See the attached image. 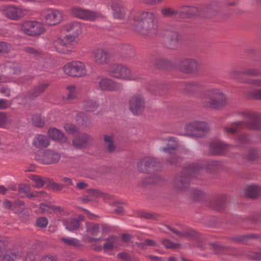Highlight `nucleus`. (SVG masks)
<instances>
[{
	"label": "nucleus",
	"mask_w": 261,
	"mask_h": 261,
	"mask_svg": "<svg viewBox=\"0 0 261 261\" xmlns=\"http://www.w3.org/2000/svg\"><path fill=\"white\" fill-rule=\"evenodd\" d=\"M130 23L133 29L149 37L155 36L159 32L157 15L152 12H144L135 15Z\"/></svg>",
	"instance_id": "obj_1"
},
{
	"label": "nucleus",
	"mask_w": 261,
	"mask_h": 261,
	"mask_svg": "<svg viewBox=\"0 0 261 261\" xmlns=\"http://www.w3.org/2000/svg\"><path fill=\"white\" fill-rule=\"evenodd\" d=\"M238 115L243 119L242 121L233 122L225 126L223 131L226 134H234L246 125L251 129H261V117L256 112L249 110H244L238 112Z\"/></svg>",
	"instance_id": "obj_2"
},
{
	"label": "nucleus",
	"mask_w": 261,
	"mask_h": 261,
	"mask_svg": "<svg viewBox=\"0 0 261 261\" xmlns=\"http://www.w3.org/2000/svg\"><path fill=\"white\" fill-rule=\"evenodd\" d=\"M201 99L204 107L215 110L222 108L227 102L225 95L217 88H210L205 91Z\"/></svg>",
	"instance_id": "obj_3"
},
{
	"label": "nucleus",
	"mask_w": 261,
	"mask_h": 261,
	"mask_svg": "<svg viewBox=\"0 0 261 261\" xmlns=\"http://www.w3.org/2000/svg\"><path fill=\"white\" fill-rule=\"evenodd\" d=\"M109 74L114 78L124 81H135L138 76L127 66L120 64H113L107 68Z\"/></svg>",
	"instance_id": "obj_4"
},
{
	"label": "nucleus",
	"mask_w": 261,
	"mask_h": 261,
	"mask_svg": "<svg viewBox=\"0 0 261 261\" xmlns=\"http://www.w3.org/2000/svg\"><path fill=\"white\" fill-rule=\"evenodd\" d=\"M209 127L203 121H194L187 124L185 127V134L188 136L202 137L208 132Z\"/></svg>",
	"instance_id": "obj_5"
},
{
	"label": "nucleus",
	"mask_w": 261,
	"mask_h": 261,
	"mask_svg": "<svg viewBox=\"0 0 261 261\" xmlns=\"http://www.w3.org/2000/svg\"><path fill=\"white\" fill-rule=\"evenodd\" d=\"M129 110L134 115L141 114L145 110V99L142 93L138 92L130 96L128 100Z\"/></svg>",
	"instance_id": "obj_6"
},
{
	"label": "nucleus",
	"mask_w": 261,
	"mask_h": 261,
	"mask_svg": "<svg viewBox=\"0 0 261 261\" xmlns=\"http://www.w3.org/2000/svg\"><path fill=\"white\" fill-rule=\"evenodd\" d=\"M76 44L74 36L66 35L63 38H59L54 42L56 50L61 54H69Z\"/></svg>",
	"instance_id": "obj_7"
},
{
	"label": "nucleus",
	"mask_w": 261,
	"mask_h": 261,
	"mask_svg": "<svg viewBox=\"0 0 261 261\" xmlns=\"http://www.w3.org/2000/svg\"><path fill=\"white\" fill-rule=\"evenodd\" d=\"M63 70L66 74L72 77H81L86 73L85 64L79 61L66 64L63 67Z\"/></svg>",
	"instance_id": "obj_8"
},
{
	"label": "nucleus",
	"mask_w": 261,
	"mask_h": 261,
	"mask_svg": "<svg viewBox=\"0 0 261 261\" xmlns=\"http://www.w3.org/2000/svg\"><path fill=\"white\" fill-rule=\"evenodd\" d=\"M160 166L159 161L150 156H144L140 159L137 163V170L142 173H149L155 167Z\"/></svg>",
	"instance_id": "obj_9"
},
{
	"label": "nucleus",
	"mask_w": 261,
	"mask_h": 261,
	"mask_svg": "<svg viewBox=\"0 0 261 261\" xmlns=\"http://www.w3.org/2000/svg\"><path fill=\"white\" fill-rule=\"evenodd\" d=\"M71 14L75 17L85 20L94 21L100 16V13L83 9L79 7H74L71 9Z\"/></svg>",
	"instance_id": "obj_10"
},
{
	"label": "nucleus",
	"mask_w": 261,
	"mask_h": 261,
	"mask_svg": "<svg viewBox=\"0 0 261 261\" xmlns=\"http://www.w3.org/2000/svg\"><path fill=\"white\" fill-rule=\"evenodd\" d=\"M21 30L29 36H39L44 31L43 25L38 21H27L21 26Z\"/></svg>",
	"instance_id": "obj_11"
},
{
	"label": "nucleus",
	"mask_w": 261,
	"mask_h": 261,
	"mask_svg": "<svg viewBox=\"0 0 261 261\" xmlns=\"http://www.w3.org/2000/svg\"><path fill=\"white\" fill-rule=\"evenodd\" d=\"M168 142L166 146L163 147L161 150L165 153L171 155L170 159H167V162L171 164H176L179 160L178 156L176 155L178 145L175 141V138L170 137L166 140Z\"/></svg>",
	"instance_id": "obj_12"
},
{
	"label": "nucleus",
	"mask_w": 261,
	"mask_h": 261,
	"mask_svg": "<svg viewBox=\"0 0 261 261\" xmlns=\"http://www.w3.org/2000/svg\"><path fill=\"white\" fill-rule=\"evenodd\" d=\"M95 87L101 91H116L120 89L121 85L111 79L102 78L99 82L95 83Z\"/></svg>",
	"instance_id": "obj_13"
},
{
	"label": "nucleus",
	"mask_w": 261,
	"mask_h": 261,
	"mask_svg": "<svg viewBox=\"0 0 261 261\" xmlns=\"http://www.w3.org/2000/svg\"><path fill=\"white\" fill-rule=\"evenodd\" d=\"M46 23L49 25H55L62 20V14L60 11L52 9L45 10L42 12Z\"/></svg>",
	"instance_id": "obj_14"
},
{
	"label": "nucleus",
	"mask_w": 261,
	"mask_h": 261,
	"mask_svg": "<svg viewBox=\"0 0 261 261\" xmlns=\"http://www.w3.org/2000/svg\"><path fill=\"white\" fill-rule=\"evenodd\" d=\"M94 140L91 136L87 134H81L75 137L72 140V145L80 149L85 148L89 146Z\"/></svg>",
	"instance_id": "obj_15"
},
{
	"label": "nucleus",
	"mask_w": 261,
	"mask_h": 261,
	"mask_svg": "<svg viewBox=\"0 0 261 261\" xmlns=\"http://www.w3.org/2000/svg\"><path fill=\"white\" fill-rule=\"evenodd\" d=\"M249 220L252 224H256L261 221V212L253 213L250 216L245 218L234 217L231 221V224L237 225L241 221L242 227L244 229H249V227L246 226L247 221Z\"/></svg>",
	"instance_id": "obj_16"
},
{
	"label": "nucleus",
	"mask_w": 261,
	"mask_h": 261,
	"mask_svg": "<svg viewBox=\"0 0 261 261\" xmlns=\"http://www.w3.org/2000/svg\"><path fill=\"white\" fill-rule=\"evenodd\" d=\"M178 66L181 71L189 73L197 70L198 63L194 59L185 58L180 61Z\"/></svg>",
	"instance_id": "obj_17"
},
{
	"label": "nucleus",
	"mask_w": 261,
	"mask_h": 261,
	"mask_svg": "<svg viewBox=\"0 0 261 261\" xmlns=\"http://www.w3.org/2000/svg\"><path fill=\"white\" fill-rule=\"evenodd\" d=\"M202 6L199 7L182 6L180 7L181 18H187L191 16L201 15L204 16Z\"/></svg>",
	"instance_id": "obj_18"
},
{
	"label": "nucleus",
	"mask_w": 261,
	"mask_h": 261,
	"mask_svg": "<svg viewBox=\"0 0 261 261\" xmlns=\"http://www.w3.org/2000/svg\"><path fill=\"white\" fill-rule=\"evenodd\" d=\"M60 158L61 155L59 153L53 150H46L39 160L44 164H52L58 162Z\"/></svg>",
	"instance_id": "obj_19"
},
{
	"label": "nucleus",
	"mask_w": 261,
	"mask_h": 261,
	"mask_svg": "<svg viewBox=\"0 0 261 261\" xmlns=\"http://www.w3.org/2000/svg\"><path fill=\"white\" fill-rule=\"evenodd\" d=\"M111 8L112 14L116 19H123L125 16L124 8L121 2L118 0H114L112 2Z\"/></svg>",
	"instance_id": "obj_20"
},
{
	"label": "nucleus",
	"mask_w": 261,
	"mask_h": 261,
	"mask_svg": "<svg viewBox=\"0 0 261 261\" xmlns=\"http://www.w3.org/2000/svg\"><path fill=\"white\" fill-rule=\"evenodd\" d=\"M180 37L178 33L170 32L167 35L166 41L167 47L171 49L177 48L180 44Z\"/></svg>",
	"instance_id": "obj_21"
},
{
	"label": "nucleus",
	"mask_w": 261,
	"mask_h": 261,
	"mask_svg": "<svg viewBox=\"0 0 261 261\" xmlns=\"http://www.w3.org/2000/svg\"><path fill=\"white\" fill-rule=\"evenodd\" d=\"M229 146L220 141H214L210 145V152L214 155H222L228 149Z\"/></svg>",
	"instance_id": "obj_22"
},
{
	"label": "nucleus",
	"mask_w": 261,
	"mask_h": 261,
	"mask_svg": "<svg viewBox=\"0 0 261 261\" xmlns=\"http://www.w3.org/2000/svg\"><path fill=\"white\" fill-rule=\"evenodd\" d=\"M226 200L227 197L225 195H218L210 201L209 207L213 210L222 212L225 208Z\"/></svg>",
	"instance_id": "obj_23"
},
{
	"label": "nucleus",
	"mask_w": 261,
	"mask_h": 261,
	"mask_svg": "<svg viewBox=\"0 0 261 261\" xmlns=\"http://www.w3.org/2000/svg\"><path fill=\"white\" fill-rule=\"evenodd\" d=\"M94 61L98 64H107L110 59V55L106 50L100 48L94 52Z\"/></svg>",
	"instance_id": "obj_24"
},
{
	"label": "nucleus",
	"mask_w": 261,
	"mask_h": 261,
	"mask_svg": "<svg viewBox=\"0 0 261 261\" xmlns=\"http://www.w3.org/2000/svg\"><path fill=\"white\" fill-rule=\"evenodd\" d=\"M63 29L66 32L70 33V36H74L76 38L81 33L82 26L79 22L74 21L65 25Z\"/></svg>",
	"instance_id": "obj_25"
},
{
	"label": "nucleus",
	"mask_w": 261,
	"mask_h": 261,
	"mask_svg": "<svg viewBox=\"0 0 261 261\" xmlns=\"http://www.w3.org/2000/svg\"><path fill=\"white\" fill-rule=\"evenodd\" d=\"M204 16H211L216 15L220 10V5L219 3L214 2L207 5H202Z\"/></svg>",
	"instance_id": "obj_26"
},
{
	"label": "nucleus",
	"mask_w": 261,
	"mask_h": 261,
	"mask_svg": "<svg viewBox=\"0 0 261 261\" xmlns=\"http://www.w3.org/2000/svg\"><path fill=\"white\" fill-rule=\"evenodd\" d=\"M245 194L246 197L250 199L259 198L261 196V188L258 186L249 185L246 187Z\"/></svg>",
	"instance_id": "obj_27"
},
{
	"label": "nucleus",
	"mask_w": 261,
	"mask_h": 261,
	"mask_svg": "<svg viewBox=\"0 0 261 261\" xmlns=\"http://www.w3.org/2000/svg\"><path fill=\"white\" fill-rule=\"evenodd\" d=\"M32 144L37 148H43L49 145V140L45 135L38 134L34 137Z\"/></svg>",
	"instance_id": "obj_28"
},
{
	"label": "nucleus",
	"mask_w": 261,
	"mask_h": 261,
	"mask_svg": "<svg viewBox=\"0 0 261 261\" xmlns=\"http://www.w3.org/2000/svg\"><path fill=\"white\" fill-rule=\"evenodd\" d=\"M47 83H42L31 89L27 94V97L30 99H33L43 93L47 88Z\"/></svg>",
	"instance_id": "obj_29"
},
{
	"label": "nucleus",
	"mask_w": 261,
	"mask_h": 261,
	"mask_svg": "<svg viewBox=\"0 0 261 261\" xmlns=\"http://www.w3.org/2000/svg\"><path fill=\"white\" fill-rule=\"evenodd\" d=\"M48 135L53 140L60 143H65L67 141V138L64 134L56 128H49Z\"/></svg>",
	"instance_id": "obj_30"
},
{
	"label": "nucleus",
	"mask_w": 261,
	"mask_h": 261,
	"mask_svg": "<svg viewBox=\"0 0 261 261\" xmlns=\"http://www.w3.org/2000/svg\"><path fill=\"white\" fill-rule=\"evenodd\" d=\"M5 14L9 18L17 20L22 16V11L20 8L9 6L5 9Z\"/></svg>",
	"instance_id": "obj_31"
},
{
	"label": "nucleus",
	"mask_w": 261,
	"mask_h": 261,
	"mask_svg": "<svg viewBox=\"0 0 261 261\" xmlns=\"http://www.w3.org/2000/svg\"><path fill=\"white\" fill-rule=\"evenodd\" d=\"M104 146L109 153H113L116 148L113 135H103Z\"/></svg>",
	"instance_id": "obj_32"
},
{
	"label": "nucleus",
	"mask_w": 261,
	"mask_h": 261,
	"mask_svg": "<svg viewBox=\"0 0 261 261\" xmlns=\"http://www.w3.org/2000/svg\"><path fill=\"white\" fill-rule=\"evenodd\" d=\"M118 51L120 55L124 58L132 57L134 55V47L129 44H123L118 47Z\"/></svg>",
	"instance_id": "obj_33"
},
{
	"label": "nucleus",
	"mask_w": 261,
	"mask_h": 261,
	"mask_svg": "<svg viewBox=\"0 0 261 261\" xmlns=\"http://www.w3.org/2000/svg\"><path fill=\"white\" fill-rule=\"evenodd\" d=\"M172 188L177 192H183L190 187V182L188 180H172Z\"/></svg>",
	"instance_id": "obj_34"
},
{
	"label": "nucleus",
	"mask_w": 261,
	"mask_h": 261,
	"mask_svg": "<svg viewBox=\"0 0 261 261\" xmlns=\"http://www.w3.org/2000/svg\"><path fill=\"white\" fill-rule=\"evenodd\" d=\"M203 84L200 82H192L185 84V90L190 93L199 92L203 89Z\"/></svg>",
	"instance_id": "obj_35"
},
{
	"label": "nucleus",
	"mask_w": 261,
	"mask_h": 261,
	"mask_svg": "<svg viewBox=\"0 0 261 261\" xmlns=\"http://www.w3.org/2000/svg\"><path fill=\"white\" fill-rule=\"evenodd\" d=\"M98 106L99 104L94 99H87L83 101V109L86 111H95Z\"/></svg>",
	"instance_id": "obj_36"
},
{
	"label": "nucleus",
	"mask_w": 261,
	"mask_h": 261,
	"mask_svg": "<svg viewBox=\"0 0 261 261\" xmlns=\"http://www.w3.org/2000/svg\"><path fill=\"white\" fill-rule=\"evenodd\" d=\"M166 227L180 237H194L197 235L196 231L193 229H188L185 232H180L169 225H166Z\"/></svg>",
	"instance_id": "obj_37"
},
{
	"label": "nucleus",
	"mask_w": 261,
	"mask_h": 261,
	"mask_svg": "<svg viewBox=\"0 0 261 261\" xmlns=\"http://www.w3.org/2000/svg\"><path fill=\"white\" fill-rule=\"evenodd\" d=\"M208 245L210 249L214 250L217 253H224L231 250V247L221 245L218 242L210 243Z\"/></svg>",
	"instance_id": "obj_38"
},
{
	"label": "nucleus",
	"mask_w": 261,
	"mask_h": 261,
	"mask_svg": "<svg viewBox=\"0 0 261 261\" xmlns=\"http://www.w3.org/2000/svg\"><path fill=\"white\" fill-rule=\"evenodd\" d=\"M19 252L15 248L9 249L3 257V261H15L20 257Z\"/></svg>",
	"instance_id": "obj_39"
},
{
	"label": "nucleus",
	"mask_w": 261,
	"mask_h": 261,
	"mask_svg": "<svg viewBox=\"0 0 261 261\" xmlns=\"http://www.w3.org/2000/svg\"><path fill=\"white\" fill-rule=\"evenodd\" d=\"M161 12L164 16L167 17H171L172 16L181 17V14L182 13L181 12L180 7L179 10H174L170 7L165 8L161 10Z\"/></svg>",
	"instance_id": "obj_40"
},
{
	"label": "nucleus",
	"mask_w": 261,
	"mask_h": 261,
	"mask_svg": "<svg viewBox=\"0 0 261 261\" xmlns=\"http://www.w3.org/2000/svg\"><path fill=\"white\" fill-rule=\"evenodd\" d=\"M205 171L204 169L200 165L196 163H192L189 166L188 173L190 175H197L203 173Z\"/></svg>",
	"instance_id": "obj_41"
},
{
	"label": "nucleus",
	"mask_w": 261,
	"mask_h": 261,
	"mask_svg": "<svg viewBox=\"0 0 261 261\" xmlns=\"http://www.w3.org/2000/svg\"><path fill=\"white\" fill-rule=\"evenodd\" d=\"M229 240L231 242L243 245H247L249 242L247 234L231 237L229 238Z\"/></svg>",
	"instance_id": "obj_42"
},
{
	"label": "nucleus",
	"mask_w": 261,
	"mask_h": 261,
	"mask_svg": "<svg viewBox=\"0 0 261 261\" xmlns=\"http://www.w3.org/2000/svg\"><path fill=\"white\" fill-rule=\"evenodd\" d=\"M66 90L67 91V94L66 97V99L71 100L78 97V92L76 90L75 86H67L66 87Z\"/></svg>",
	"instance_id": "obj_43"
},
{
	"label": "nucleus",
	"mask_w": 261,
	"mask_h": 261,
	"mask_svg": "<svg viewBox=\"0 0 261 261\" xmlns=\"http://www.w3.org/2000/svg\"><path fill=\"white\" fill-rule=\"evenodd\" d=\"M65 227L69 231L77 230L80 226V222L76 219H71L69 221L67 222L65 224Z\"/></svg>",
	"instance_id": "obj_44"
},
{
	"label": "nucleus",
	"mask_w": 261,
	"mask_h": 261,
	"mask_svg": "<svg viewBox=\"0 0 261 261\" xmlns=\"http://www.w3.org/2000/svg\"><path fill=\"white\" fill-rule=\"evenodd\" d=\"M61 240L66 245L72 246L74 248H79L82 246L80 241L75 238H61Z\"/></svg>",
	"instance_id": "obj_45"
},
{
	"label": "nucleus",
	"mask_w": 261,
	"mask_h": 261,
	"mask_svg": "<svg viewBox=\"0 0 261 261\" xmlns=\"http://www.w3.org/2000/svg\"><path fill=\"white\" fill-rule=\"evenodd\" d=\"M87 193L90 196V197H92L95 199L96 198L99 197H104L106 198L108 197V194L102 193L101 191L94 189H89L86 190Z\"/></svg>",
	"instance_id": "obj_46"
},
{
	"label": "nucleus",
	"mask_w": 261,
	"mask_h": 261,
	"mask_svg": "<svg viewBox=\"0 0 261 261\" xmlns=\"http://www.w3.org/2000/svg\"><path fill=\"white\" fill-rule=\"evenodd\" d=\"M171 65V62L164 58H159L155 61V65L159 68H167Z\"/></svg>",
	"instance_id": "obj_47"
},
{
	"label": "nucleus",
	"mask_w": 261,
	"mask_h": 261,
	"mask_svg": "<svg viewBox=\"0 0 261 261\" xmlns=\"http://www.w3.org/2000/svg\"><path fill=\"white\" fill-rule=\"evenodd\" d=\"M192 198L196 201H201L206 198V194L203 191L196 189L193 191Z\"/></svg>",
	"instance_id": "obj_48"
},
{
	"label": "nucleus",
	"mask_w": 261,
	"mask_h": 261,
	"mask_svg": "<svg viewBox=\"0 0 261 261\" xmlns=\"http://www.w3.org/2000/svg\"><path fill=\"white\" fill-rule=\"evenodd\" d=\"M246 97L249 99L261 100V89H257L249 91Z\"/></svg>",
	"instance_id": "obj_49"
},
{
	"label": "nucleus",
	"mask_w": 261,
	"mask_h": 261,
	"mask_svg": "<svg viewBox=\"0 0 261 261\" xmlns=\"http://www.w3.org/2000/svg\"><path fill=\"white\" fill-rule=\"evenodd\" d=\"M162 243L167 249H175L180 246L179 244L173 243L168 239H163Z\"/></svg>",
	"instance_id": "obj_50"
},
{
	"label": "nucleus",
	"mask_w": 261,
	"mask_h": 261,
	"mask_svg": "<svg viewBox=\"0 0 261 261\" xmlns=\"http://www.w3.org/2000/svg\"><path fill=\"white\" fill-rule=\"evenodd\" d=\"M124 204L120 201H114L113 202L112 205L116 206V208L114 210V212L118 215H123L124 213L123 207L120 204Z\"/></svg>",
	"instance_id": "obj_51"
},
{
	"label": "nucleus",
	"mask_w": 261,
	"mask_h": 261,
	"mask_svg": "<svg viewBox=\"0 0 261 261\" xmlns=\"http://www.w3.org/2000/svg\"><path fill=\"white\" fill-rule=\"evenodd\" d=\"M242 73L248 76H257L260 74V72L257 69L247 68L242 70Z\"/></svg>",
	"instance_id": "obj_52"
},
{
	"label": "nucleus",
	"mask_w": 261,
	"mask_h": 261,
	"mask_svg": "<svg viewBox=\"0 0 261 261\" xmlns=\"http://www.w3.org/2000/svg\"><path fill=\"white\" fill-rule=\"evenodd\" d=\"M48 181H49V182L47 183L46 187L54 191H60L64 187V186L63 184H59L54 181L51 182V180Z\"/></svg>",
	"instance_id": "obj_53"
},
{
	"label": "nucleus",
	"mask_w": 261,
	"mask_h": 261,
	"mask_svg": "<svg viewBox=\"0 0 261 261\" xmlns=\"http://www.w3.org/2000/svg\"><path fill=\"white\" fill-rule=\"evenodd\" d=\"M48 224V220L44 217H39L36 221V225L41 228H45Z\"/></svg>",
	"instance_id": "obj_54"
},
{
	"label": "nucleus",
	"mask_w": 261,
	"mask_h": 261,
	"mask_svg": "<svg viewBox=\"0 0 261 261\" xmlns=\"http://www.w3.org/2000/svg\"><path fill=\"white\" fill-rule=\"evenodd\" d=\"M242 71H238L236 70H230L228 72V76L229 79L239 80L240 79Z\"/></svg>",
	"instance_id": "obj_55"
},
{
	"label": "nucleus",
	"mask_w": 261,
	"mask_h": 261,
	"mask_svg": "<svg viewBox=\"0 0 261 261\" xmlns=\"http://www.w3.org/2000/svg\"><path fill=\"white\" fill-rule=\"evenodd\" d=\"M24 51L26 53L30 54L33 56L34 57H38V56L41 55V53L40 51L32 47H26L24 48Z\"/></svg>",
	"instance_id": "obj_56"
},
{
	"label": "nucleus",
	"mask_w": 261,
	"mask_h": 261,
	"mask_svg": "<svg viewBox=\"0 0 261 261\" xmlns=\"http://www.w3.org/2000/svg\"><path fill=\"white\" fill-rule=\"evenodd\" d=\"M32 121L35 125L38 127L43 126L45 123L43 120L39 115H34L32 117Z\"/></svg>",
	"instance_id": "obj_57"
},
{
	"label": "nucleus",
	"mask_w": 261,
	"mask_h": 261,
	"mask_svg": "<svg viewBox=\"0 0 261 261\" xmlns=\"http://www.w3.org/2000/svg\"><path fill=\"white\" fill-rule=\"evenodd\" d=\"M64 127L66 132L70 134H73L78 131V128L76 126L70 123L66 124Z\"/></svg>",
	"instance_id": "obj_58"
},
{
	"label": "nucleus",
	"mask_w": 261,
	"mask_h": 261,
	"mask_svg": "<svg viewBox=\"0 0 261 261\" xmlns=\"http://www.w3.org/2000/svg\"><path fill=\"white\" fill-rule=\"evenodd\" d=\"M154 180H142L139 183V186L144 189H150L153 185H154Z\"/></svg>",
	"instance_id": "obj_59"
},
{
	"label": "nucleus",
	"mask_w": 261,
	"mask_h": 261,
	"mask_svg": "<svg viewBox=\"0 0 261 261\" xmlns=\"http://www.w3.org/2000/svg\"><path fill=\"white\" fill-rule=\"evenodd\" d=\"M139 217L141 218H144L146 219H155V215L154 213H146L144 212H141L138 214Z\"/></svg>",
	"instance_id": "obj_60"
},
{
	"label": "nucleus",
	"mask_w": 261,
	"mask_h": 261,
	"mask_svg": "<svg viewBox=\"0 0 261 261\" xmlns=\"http://www.w3.org/2000/svg\"><path fill=\"white\" fill-rule=\"evenodd\" d=\"M107 242L103 245V248L107 251H111L114 248V243L112 241L111 238L107 239Z\"/></svg>",
	"instance_id": "obj_61"
},
{
	"label": "nucleus",
	"mask_w": 261,
	"mask_h": 261,
	"mask_svg": "<svg viewBox=\"0 0 261 261\" xmlns=\"http://www.w3.org/2000/svg\"><path fill=\"white\" fill-rule=\"evenodd\" d=\"M257 154L256 150L251 149L249 150L248 154L245 156V158L248 161H253L256 159Z\"/></svg>",
	"instance_id": "obj_62"
},
{
	"label": "nucleus",
	"mask_w": 261,
	"mask_h": 261,
	"mask_svg": "<svg viewBox=\"0 0 261 261\" xmlns=\"http://www.w3.org/2000/svg\"><path fill=\"white\" fill-rule=\"evenodd\" d=\"M117 256L123 260L129 261L131 260V256L128 253L126 252H120L117 254Z\"/></svg>",
	"instance_id": "obj_63"
},
{
	"label": "nucleus",
	"mask_w": 261,
	"mask_h": 261,
	"mask_svg": "<svg viewBox=\"0 0 261 261\" xmlns=\"http://www.w3.org/2000/svg\"><path fill=\"white\" fill-rule=\"evenodd\" d=\"M41 261H58L56 256L48 254L42 257Z\"/></svg>",
	"instance_id": "obj_64"
}]
</instances>
